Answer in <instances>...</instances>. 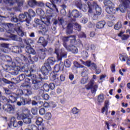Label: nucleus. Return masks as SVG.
Instances as JSON below:
<instances>
[{
    "label": "nucleus",
    "instance_id": "f257e3e1",
    "mask_svg": "<svg viewBox=\"0 0 130 130\" xmlns=\"http://www.w3.org/2000/svg\"><path fill=\"white\" fill-rule=\"evenodd\" d=\"M87 5L89 8L88 12L90 14L93 13V9L95 8L96 15H98V16L101 15V13H102L101 7L98 6V4H97L96 2H88Z\"/></svg>",
    "mask_w": 130,
    "mask_h": 130
},
{
    "label": "nucleus",
    "instance_id": "f03ea898",
    "mask_svg": "<svg viewBox=\"0 0 130 130\" xmlns=\"http://www.w3.org/2000/svg\"><path fill=\"white\" fill-rule=\"evenodd\" d=\"M54 53H55L57 55V58L58 60H61L62 57L66 58L67 56L68 52L66 51L64 49L62 48L59 49V48H55V51Z\"/></svg>",
    "mask_w": 130,
    "mask_h": 130
},
{
    "label": "nucleus",
    "instance_id": "7ed1b4c3",
    "mask_svg": "<svg viewBox=\"0 0 130 130\" xmlns=\"http://www.w3.org/2000/svg\"><path fill=\"white\" fill-rule=\"evenodd\" d=\"M25 15L26 16V26H30V21L31 20V18L33 17H35V12L33 11L32 9H29L28 13L25 12Z\"/></svg>",
    "mask_w": 130,
    "mask_h": 130
},
{
    "label": "nucleus",
    "instance_id": "20e7f679",
    "mask_svg": "<svg viewBox=\"0 0 130 130\" xmlns=\"http://www.w3.org/2000/svg\"><path fill=\"white\" fill-rule=\"evenodd\" d=\"M87 90L91 89L92 94H96L97 89H98V85L96 84L94 85V81H90V82L85 86Z\"/></svg>",
    "mask_w": 130,
    "mask_h": 130
},
{
    "label": "nucleus",
    "instance_id": "39448f33",
    "mask_svg": "<svg viewBox=\"0 0 130 130\" xmlns=\"http://www.w3.org/2000/svg\"><path fill=\"white\" fill-rule=\"evenodd\" d=\"M119 2H121V4L120 5L118 8H116V11L119 10L121 13H124L125 10L127 8V5L129 4V1L128 0H119Z\"/></svg>",
    "mask_w": 130,
    "mask_h": 130
},
{
    "label": "nucleus",
    "instance_id": "423d86ee",
    "mask_svg": "<svg viewBox=\"0 0 130 130\" xmlns=\"http://www.w3.org/2000/svg\"><path fill=\"white\" fill-rule=\"evenodd\" d=\"M63 46L66 48L68 51H71L72 53H74V54H76L79 52V50L78 49V48L73 45H68L67 44H66L64 43Z\"/></svg>",
    "mask_w": 130,
    "mask_h": 130
},
{
    "label": "nucleus",
    "instance_id": "0eeeda50",
    "mask_svg": "<svg viewBox=\"0 0 130 130\" xmlns=\"http://www.w3.org/2000/svg\"><path fill=\"white\" fill-rule=\"evenodd\" d=\"M31 99H25L23 97H20L19 100L17 102V105L18 106H25V105H27V104L30 105L31 104Z\"/></svg>",
    "mask_w": 130,
    "mask_h": 130
},
{
    "label": "nucleus",
    "instance_id": "6e6552de",
    "mask_svg": "<svg viewBox=\"0 0 130 130\" xmlns=\"http://www.w3.org/2000/svg\"><path fill=\"white\" fill-rule=\"evenodd\" d=\"M75 67H76V68H79V69H81V71H82V77H87V74H88V72L89 70H88V69H87L86 67H85V66L79 63L78 62H75Z\"/></svg>",
    "mask_w": 130,
    "mask_h": 130
},
{
    "label": "nucleus",
    "instance_id": "1a4fd4ad",
    "mask_svg": "<svg viewBox=\"0 0 130 130\" xmlns=\"http://www.w3.org/2000/svg\"><path fill=\"white\" fill-rule=\"evenodd\" d=\"M35 22L36 24H38V25H41V23H44V24H45L46 26H50V20H49V19L48 18H42L41 17V20L36 18L35 19Z\"/></svg>",
    "mask_w": 130,
    "mask_h": 130
},
{
    "label": "nucleus",
    "instance_id": "9d476101",
    "mask_svg": "<svg viewBox=\"0 0 130 130\" xmlns=\"http://www.w3.org/2000/svg\"><path fill=\"white\" fill-rule=\"evenodd\" d=\"M31 72H35V69H33L32 67H30V71H25V76L30 78L32 81H36V75L32 74Z\"/></svg>",
    "mask_w": 130,
    "mask_h": 130
},
{
    "label": "nucleus",
    "instance_id": "9b49d317",
    "mask_svg": "<svg viewBox=\"0 0 130 130\" xmlns=\"http://www.w3.org/2000/svg\"><path fill=\"white\" fill-rule=\"evenodd\" d=\"M49 71H51V67L47 66L46 64H44V66L42 67L41 69V72L44 76H47Z\"/></svg>",
    "mask_w": 130,
    "mask_h": 130
},
{
    "label": "nucleus",
    "instance_id": "f8f14e48",
    "mask_svg": "<svg viewBox=\"0 0 130 130\" xmlns=\"http://www.w3.org/2000/svg\"><path fill=\"white\" fill-rule=\"evenodd\" d=\"M3 109L8 113H13L15 111V106L11 105H5L3 106Z\"/></svg>",
    "mask_w": 130,
    "mask_h": 130
},
{
    "label": "nucleus",
    "instance_id": "ddd939ff",
    "mask_svg": "<svg viewBox=\"0 0 130 130\" xmlns=\"http://www.w3.org/2000/svg\"><path fill=\"white\" fill-rule=\"evenodd\" d=\"M8 4L11 6H13L15 3H17L18 7H22L24 4L25 1L24 0H6Z\"/></svg>",
    "mask_w": 130,
    "mask_h": 130
},
{
    "label": "nucleus",
    "instance_id": "4468645a",
    "mask_svg": "<svg viewBox=\"0 0 130 130\" xmlns=\"http://www.w3.org/2000/svg\"><path fill=\"white\" fill-rule=\"evenodd\" d=\"M16 31L17 32V34L19 36L23 37L24 34V31L22 30V26L21 25V23H18L16 24Z\"/></svg>",
    "mask_w": 130,
    "mask_h": 130
},
{
    "label": "nucleus",
    "instance_id": "2eb2a0df",
    "mask_svg": "<svg viewBox=\"0 0 130 130\" xmlns=\"http://www.w3.org/2000/svg\"><path fill=\"white\" fill-rule=\"evenodd\" d=\"M63 63L61 61L60 62L59 65L56 64L54 67V71L56 73H58L59 71H63Z\"/></svg>",
    "mask_w": 130,
    "mask_h": 130
},
{
    "label": "nucleus",
    "instance_id": "dca6fc26",
    "mask_svg": "<svg viewBox=\"0 0 130 130\" xmlns=\"http://www.w3.org/2000/svg\"><path fill=\"white\" fill-rule=\"evenodd\" d=\"M32 82V84H34V86L33 87V89L34 90H39V89L42 87L40 81H38L37 80H33Z\"/></svg>",
    "mask_w": 130,
    "mask_h": 130
},
{
    "label": "nucleus",
    "instance_id": "f3484780",
    "mask_svg": "<svg viewBox=\"0 0 130 130\" xmlns=\"http://www.w3.org/2000/svg\"><path fill=\"white\" fill-rule=\"evenodd\" d=\"M46 7H47V8H49V9H50L52 11L53 10H52V8H54V9H55V11L57 13H58V12H59L58 9H57V8H56V5H55L54 4V3L52 2H51V4H50L49 3H46Z\"/></svg>",
    "mask_w": 130,
    "mask_h": 130
},
{
    "label": "nucleus",
    "instance_id": "a211bd4d",
    "mask_svg": "<svg viewBox=\"0 0 130 130\" xmlns=\"http://www.w3.org/2000/svg\"><path fill=\"white\" fill-rule=\"evenodd\" d=\"M16 96H17V94L14 93L9 95V100H8V103H15V102L17 101V97Z\"/></svg>",
    "mask_w": 130,
    "mask_h": 130
},
{
    "label": "nucleus",
    "instance_id": "6ab92c4d",
    "mask_svg": "<svg viewBox=\"0 0 130 130\" xmlns=\"http://www.w3.org/2000/svg\"><path fill=\"white\" fill-rule=\"evenodd\" d=\"M55 61H56V60H55V58L51 57L49 58L44 64H46L48 67H50V66H53Z\"/></svg>",
    "mask_w": 130,
    "mask_h": 130
},
{
    "label": "nucleus",
    "instance_id": "aec40b11",
    "mask_svg": "<svg viewBox=\"0 0 130 130\" xmlns=\"http://www.w3.org/2000/svg\"><path fill=\"white\" fill-rule=\"evenodd\" d=\"M16 116L17 119H18V120H21V119L23 120L24 117L26 116V114L22 113L20 110H18L16 112Z\"/></svg>",
    "mask_w": 130,
    "mask_h": 130
},
{
    "label": "nucleus",
    "instance_id": "412c9836",
    "mask_svg": "<svg viewBox=\"0 0 130 130\" xmlns=\"http://www.w3.org/2000/svg\"><path fill=\"white\" fill-rule=\"evenodd\" d=\"M13 24L12 23H6L4 25V28L7 31V33H12V27Z\"/></svg>",
    "mask_w": 130,
    "mask_h": 130
},
{
    "label": "nucleus",
    "instance_id": "4be33fe9",
    "mask_svg": "<svg viewBox=\"0 0 130 130\" xmlns=\"http://www.w3.org/2000/svg\"><path fill=\"white\" fill-rule=\"evenodd\" d=\"M16 69H17V71H13L11 73L13 76H17L19 75V72H26L24 67H23L21 68H20V67H16Z\"/></svg>",
    "mask_w": 130,
    "mask_h": 130
},
{
    "label": "nucleus",
    "instance_id": "5701e85b",
    "mask_svg": "<svg viewBox=\"0 0 130 130\" xmlns=\"http://www.w3.org/2000/svg\"><path fill=\"white\" fill-rule=\"evenodd\" d=\"M22 120L25 124H30L32 123V120L31 119V118L29 117L28 114L25 115V116L23 118Z\"/></svg>",
    "mask_w": 130,
    "mask_h": 130
},
{
    "label": "nucleus",
    "instance_id": "b1692460",
    "mask_svg": "<svg viewBox=\"0 0 130 130\" xmlns=\"http://www.w3.org/2000/svg\"><path fill=\"white\" fill-rule=\"evenodd\" d=\"M47 50L46 49H40V54L39 56L41 59H44L45 58V56H46V54L45 53V51Z\"/></svg>",
    "mask_w": 130,
    "mask_h": 130
},
{
    "label": "nucleus",
    "instance_id": "393cba45",
    "mask_svg": "<svg viewBox=\"0 0 130 130\" xmlns=\"http://www.w3.org/2000/svg\"><path fill=\"white\" fill-rule=\"evenodd\" d=\"M106 12L110 15H113L115 14L116 10L114 9V7H107L106 9Z\"/></svg>",
    "mask_w": 130,
    "mask_h": 130
},
{
    "label": "nucleus",
    "instance_id": "a878e982",
    "mask_svg": "<svg viewBox=\"0 0 130 130\" xmlns=\"http://www.w3.org/2000/svg\"><path fill=\"white\" fill-rule=\"evenodd\" d=\"M25 51L29 54H35V53H36L35 50H34L30 45L25 47Z\"/></svg>",
    "mask_w": 130,
    "mask_h": 130
},
{
    "label": "nucleus",
    "instance_id": "bb28decb",
    "mask_svg": "<svg viewBox=\"0 0 130 130\" xmlns=\"http://www.w3.org/2000/svg\"><path fill=\"white\" fill-rule=\"evenodd\" d=\"M106 24V22L105 21H101L97 23L96 27L98 28V29H102V28H104V26H105Z\"/></svg>",
    "mask_w": 130,
    "mask_h": 130
},
{
    "label": "nucleus",
    "instance_id": "cd10ccee",
    "mask_svg": "<svg viewBox=\"0 0 130 130\" xmlns=\"http://www.w3.org/2000/svg\"><path fill=\"white\" fill-rule=\"evenodd\" d=\"M63 22H64V21L62 18L58 17V20L55 19L54 21L53 25H57V24H59V25H62V24H63Z\"/></svg>",
    "mask_w": 130,
    "mask_h": 130
},
{
    "label": "nucleus",
    "instance_id": "c85d7f7f",
    "mask_svg": "<svg viewBox=\"0 0 130 130\" xmlns=\"http://www.w3.org/2000/svg\"><path fill=\"white\" fill-rule=\"evenodd\" d=\"M43 106L45 108H48V107H52L53 108L54 107H56L55 104H53V102H51L49 103L46 102L44 104Z\"/></svg>",
    "mask_w": 130,
    "mask_h": 130
},
{
    "label": "nucleus",
    "instance_id": "c756f323",
    "mask_svg": "<svg viewBox=\"0 0 130 130\" xmlns=\"http://www.w3.org/2000/svg\"><path fill=\"white\" fill-rule=\"evenodd\" d=\"M66 33L67 34H72L73 33V24L72 23H69L68 25Z\"/></svg>",
    "mask_w": 130,
    "mask_h": 130
},
{
    "label": "nucleus",
    "instance_id": "7c9ffc66",
    "mask_svg": "<svg viewBox=\"0 0 130 130\" xmlns=\"http://www.w3.org/2000/svg\"><path fill=\"white\" fill-rule=\"evenodd\" d=\"M45 25H46L45 23L42 24H40L39 25V29H40V30H42V31H43V32H44L45 33V32H47L48 28L47 27V26H46Z\"/></svg>",
    "mask_w": 130,
    "mask_h": 130
},
{
    "label": "nucleus",
    "instance_id": "2f4dec72",
    "mask_svg": "<svg viewBox=\"0 0 130 130\" xmlns=\"http://www.w3.org/2000/svg\"><path fill=\"white\" fill-rule=\"evenodd\" d=\"M36 13L38 15H39V16H40V18H46V17H44V11H43V10H42V9H38L36 10Z\"/></svg>",
    "mask_w": 130,
    "mask_h": 130
},
{
    "label": "nucleus",
    "instance_id": "473e14b6",
    "mask_svg": "<svg viewBox=\"0 0 130 130\" xmlns=\"http://www.w3.org/2000/svg\"><path fill=\"white\" fill-rule=\"evenodd\" d=\"M104 4L105 6H106L108 7H114V4H113L110 0H105L104 1Z\"/></svg>",
    "mask_w": 130,
    "mask_h": 130
},
{
    "label": "nucleus",
    "instance_id": "72a5a7b5",
    "mask_svg": "<svg viewBox=\"0 0 130 130\" xmlns=\"http://www.w3.org/2000/svg\"><path fill=\"white\" fill-rule=\"evenodd\" d=\"M52 79L53 81H54L55 83H59V80H58V75L56 73L52 74Z\"/></svg>",
    "mask_w": 130,
    "mask_h": 130
},
{
    "label": "nucleus",
    "instance_id": "f704fd0d",
    "mask_svg": "<svg viewBox=\"0 0 130 130\" xmlns=\"http://www.w3.org/2000/svg\"><path fill=\"white\" fill-rule=\"evenodd\" d=\"M71 112L75 115H78L81 112V110L78 109L77 107H74L72 108Z\"/></svg>",
    "mask_w": 130,
    "mask_h": 130
},
{
    "label": "nucleus",
    "instance_id": "c9c22d12",
    "mask_svg": "<svg viewBox=\"0 0 130 130\" xmlns=\"http://www.w3.org/2000/svg\"><path fill=\"white\" fill-rule=\"evenodd\" d=\"M10 38L12 39V40H14V41H21L22 39L20 37H18V36L16 35H11Z\"/></svg>",
    "mask_w": 130,
    "mask_h": 130
},
{
    "label": "nucleus",
    "instance_id": "e433bc0d",
    "mask_svg": "<svg viewBox=\"0 0 130 130\" xmlns=\"http://www.w3.org/2000/svg\"><path fill=\"white\" fill-rule=\"evenodd\" d=\"M28 5L31 8H33L35 6H37V2L36 0H29L28 2Z\"/></svg>",
    "mask_w": 130,
    "mask_h": 130
},
{
    "label": "nucleus",
    "instance_id": "4c0bfd02",
    "mask_svg": "<svg viewBox=\"0 0 130 130\" xmlns=\"http://www.w3.org/2000/svg\"><path fill=\"white\" fill-rule=\"evenodd\" d=\"M71 15L73 18H78L80 16V13L78 10H74L72 11Z\"/></svg>",
    "mask_w": 130,
    "mask_h": 130
},
{
    "label": "nucleus",
    "instance_id": "58836bf2",
    "mask_svg": "<svg viewBox=\"0 0 130 130\" xmlns=\"http://www.w3.org/2000/svg\"><path fill=\"white\" fill-rule=\"evenodd\" d=\"M128 57L127 56V55L125 54H120L119 58L121 61H125L127 60Z\"/></svg>",
    "mask_w": 130,
    "mask_h": 130
},
{
    "label": "nucleus",
    "instance_id": "ea45409f",
    "mask_svg": "<svg viewBox=\"0 0 130 130\" xmlns=\"http://www.w3.org/2000/svg\"><path fill=\"white\" fill-rule=\"evenodd\" d=\"M35 119H36V123L38 125H40V124H41V123L43 122V119H42L41 117L36 116Z\"/></svg>",
    "mask_w": 130,
    "mask_h": 130
},
{
    "label": "nucleus",
    "instance_id": "a19ab883",
    "mask_svg": "<svg viewBox=\"0 0 130 130\" xmlns=\"http://www.w3.org/2000/svg\"><path fill=\"white\" fill-rule=\"evenodd\" d=\"M104 101V95L103 94H100L98 96V102L99 103H103Z\"/></svg>",
    "mask_w": 130,
    "mask_h": 130
},
{
    "label": "nucleus",
    "instance_id": "79ce46f5",
    "mask_svg": "<svg viewBox=\"0 0 130 130\" xmlns=\"http://www.w3.org/2000/svg\"><path fill=\"white\" fill-rule=\"evenodd\" d=\"M80 61L83 64H84V66H86V67H88V68H90L92 64L91 61L90 60L86 61V62H84L83 60L80 59Z\"/></svg>",
    "mask_w": 130,
    "mask_h": 130
},
{
    "label": "nucleus",
    "instance_id": "37998d69",
    "mask_svg": "<svg viewBox=\"0 0 130 130\" xmlns=\"http://www.w3.org/2000/svg\"><path fill=\"white\" fill-rule=\"evenodd\" d=\"M19 19L20 22H25V21H26V15H25V12L24 14H20L19 15Z\"/></svg>",
    "mask_w": 130,
    "mask_h": 130
},
{
    "label": "nucleus",
    "instance_id": "c03bdc74",
    "mask_svg": "<svg viewBox=\"0 0 130 130\" xmlns=\"http://www.w3.org/2000/svg\"><path fill=\"white\" fill-rule=\"evenodd\" d=\"M22 58L25 61H29V60H31V55L30 54H28L26 56L23 55L22 56Z\"/></svg>",
    "mask_w": 130,
    "mask_h": 130
},
{
    "label": "nucleus",
    "instance_id": "a18cd8bd",
    "mask_svg": "<svg viewBox=\"0 0 130 130\" xmlns=\"http://www.w3.org/2000/svg\"><path fill=\"white\" fill-rule=\"evenodd\" d=\"M69 40H70L71 43H75L76 41V36L73 35V36H69Z\"/></svg>",
    "mask_w": 130,
    "mask_h": 130
},
{
    "label": "nucleus",
    "instance_id": "49530a36",
    "mask_svg": "<svg viewBox=\"0 0 130 130\" xmlns=\"http://www.w3.org/2000/svg\"><path fill=\"white\" fill-rule=\"evenodd\" d=\"M121 27V22L118 21V22L114 26V29H115V30H119Z\"/></svg>",
    "mask_w": 130,
    "mask_h": 130
},
{
    "label": "nucleus",
    "instance_id": "de8ad7c7",
    "mask_svg": "<svg viewBox=\"0 0 130 130\" xmlns=\"http://www.w3.org/2000/svg\"><path fill=\"white\" fill-rule=\"evenodd\" d=\"M3 89L5 91V94H6V95H12V94H13V92H12V91H11L10 89H9V88L4 87Z\"/></svg>",
    "mask_w": 130,
    "mask_h": 130
},
{
    "label": "nucleus",
    "instance_id": "09e8293b",
    "mask_svg": "<svg viewBox=\"0 0 130 130\" xmlns=\"http://www.w3.org/2000/svg\"><path fill=\"white\" fill-rule=\"evenodd\" d=\"M88 76L83 77L81 80V84H82V85H85V84L88 82Z\"/></svg>",
    "mask_w": 130,
    "mask_h": 130
},
{
    "label": "nucleus",
    "instance_id": "8fccbe9b",
    "mask_svg": "<svg viewBox=\"0 0 130 130\" xmlns=\"http://www.w3.org/2000/svg\"><path fill=\"white\" fill-rule=\"evenodd\" d=\"M89 9V7L87 6L85 4H83L81 6V8H79V10H82L83 12H87V10Z\"/></svg>",
    "mask_w": 130,
    "mask_h": 130
},
{
    "label": "nucleus",
    "instance_id": "3c124183",
    "mask_svg": "<svg viewBox=\"0 0 130 130\" xmlns=\"http://www.w3.org/2000/svg\"><path fill=\"white\" fill-rule=\"evenodd\" d=\"M43 88L46 92H48L49 91V89H50V87L49 85L46 83L44 84L43 86Z\"/></svg>",
    "mask_w": 130,
    "mask_h": 130
},
{
    "label": "nucleus",
    "instance_id": "603ef678",
    "mask_svg": "<svg viewBox=\"0 0 130 130\" xmlns=\"http://www.w3.org/2000/svg\"><path fill=\"white\" fill-rule=\"evenodd\" d=\"M75 5L78 8H81V7L82 6V1L81 0H76L75 1Z\"/></svg>",
    "mask_w": 130,
    "mask_h": 130
},
{
    "label": "nucleus",
    "instance_id": "864d4df0",
    "mask_svg": "<svg viewBox=\"0 0 130 130\" xmlns=\"http://www.w3.org/2000/svg\"><path fill=\"white\" fill-rule=\"evenodd\" d=\"M24 95L29 96V95H32V91L29 89H24Z\"/></svg>",
    "mask_w": 130,
    "mask_h": 130
},
{
    "label": "nucleus",
    "instance_id": "5fc2aeb1",
    "mask_svg": "<svg viewBox=\"0 0 130 130\" xmlns=\"http://www.w3.org/2000/svg\"><path fill=\"white\" fill-rule=\"evenodd\" d=\"M71 61H70L69 59H67L64 62V65L65 66L66 68H70L71 67Z\"/></svg>",
    "mask_w": 130,
    "mask_h": 130
},
{
    "label": "nucleus",
    "instance_id": "6e6d98bb",
    "mask_svg": "<svg viewBox=\"0 0 130 130\" xmlns=\"http://www.w3.org/2000/svg\"><path fill=\"white\" fill-rule=\"evenodd\" d=\"M11 82V84H19V83H20V80H18L17 78H12Z\"/></svg>",
    "mask_w": 130,
    "mask_h": 130
},
{
    "label": "nucleus",
    "instance_id": "4d7b16f0",
    "mask_svg": "<svg viewBox=\"0 0 130 130\" xmlns=\"http://www.w3.org/2000/svg\"><path fill=\"white\" fill-rule=\"evenodd\" d=\"M74 27L75 28V30H77L78 31H80L81 29V25L79 24L78 23H75L74 24Z\"/></svg>",
    "mask_w": 130,
    "mask_h": 130
},
{
    "label": "nucleus",
    "instance_id": "13d9d810",
    "mask_svg": "<svg viewBox=\"0 0 130 130\" xmlns=\"http://www.w3.org/2000/svg\"><path fill=\"white\" fill-rule=\"evenodd\" d=\"M45 118L47 120L50 119V118H51V113H50V112L46 113V114L45 115Z\"/></svg>",
    "mask_w": 130,
    "mask_h": 130
},
{
    "label": "nucleus",
    "instance_id": "bf43d9fd",
    "mask_svg": "<svg viewBox=\"0 0 130 130\" xmlns=\"http://www.w3.org/2000/svg\"><path fill=\"white\" fill-rule=\"evenodd\" d=\"M25 78H26V76L24 74H21L19 76V81H24V80H25Z\"/></svg>",
    "mask_w": 130,
    "mask_h": 130
},
{
    "label": "nucleus",
    "instance_id": "052dcab7",
    "mask_svg": "<svg viewBox=\"0 0 130 130\" xmlns=\"http://www.w3.org/2000/svg\"><path fill=\"white\" fill-rule=\"evenodd\" d=\"M81 54L83 57H84V58H86V57H88V56H89V54H88V52H87V51H83L81 53Z\"/></svg>",
    "mask_w": 130,
    "mask_h": 130
},
{
    "label": "nucleus",
    "instance_id": "680f3d73",
    "mask_svg": "<svg viewBox=\"0 0 130 130\" xmlns=\"http://www.w3.org/2000/svg\"><path fill=\"white\" fill-rule=\"evenodd\" d=\"M46 110L45 109L42 108H41L39 110V113L40 115H44L45 114Z\"/></svg>",
    "mask_w": 130,
    "mask_h": 130
},
{
    "label": "nucleus",
    "instance_id": "e2e57ef3",
    "mask_svg": "<svg viewBox=\"0 0 130 130\" xmlns=\"http://www.w3.org/2000/svg\"><path fill=\"white\" fill-rule=\"evenodd\" d=\"M69 40H70L69 36L68 37H64L62 38V41L63 42V44L65 43L66 44H67L66 42H68V41H69Z\"/></svg>",
    "mask_w": 130,
    "mask_h": 130
},
{
    "label": "nucleus",
    "instance_id": "0e129e2a",
    "mask_svg": "<svg viewBox=\"0 0 130 130\" xmlns=\"http://www.w3.org/2000/svg\"><path fill=\"white\" fill-rule=\"evenodd\" d=\"M38 95L40 97H43L44 95V90H43V89H40L39 90Z\"/></svg>",
    "mask_w": 130,
    "mask_h": 130
},
{
    "label": "nucleus",
    "instance_id": "69168bd1",
    "mask_svg": "<svg viewBox=\"0 0 130 130\" xmlns=\"http://www.w3.org/2000/svg\"><path fill=\"white\" fill-rule=\"evenodd\" d=\"M128 38H129V35H123L122 36V40H127Z\"/></svg>",
    "mask_w": 130,
    "mask_h": 130
},
{
    "label": "nucleus",
    "instance_id": "338daca9",
    "mask_svg": "<svg viewBox=\"0 0 130 130\" xmlns=\"http://www.w3.org/2000/svg\"><path fill=\"white\" fill-rule=\"evenodd\" d=\"M2 80L3 81V82H4V83H5V84H11L12 82L8 80V79H6V78H2Z\"/></svg>",
    "mask_w": 130,
    "mask_h": 130
},
{
    "label": "nucleus",
    "instance_id": "774afa93",
    "mask_svg": "<svg viewBox=\"0 0 130 130\" xmlns=\"http://www.w3.org/2000/svg\"><path fill=\"white\" fill-rule=\"evenodd\" d=\"M30 130H38V127L35 125H31L30 126Z\"/></svg>",
    "mask_w": 130,
    "mask_h": 130
}]
</instances>
